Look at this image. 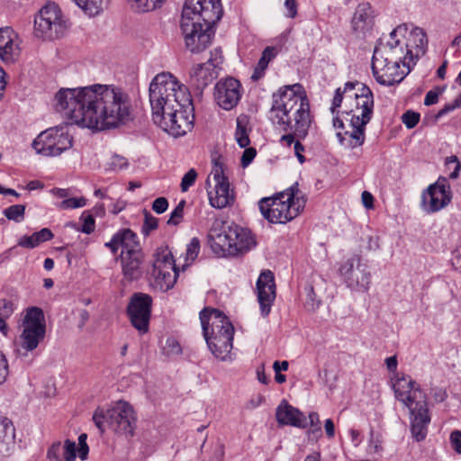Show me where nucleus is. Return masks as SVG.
I'll return each instance as SVG.
<instances>
[{
  "instance_id": "nucleus-8",
  "label": "nucleus",
  "mask_w": 461,
  "mask_h": 461,
  "mask_svg": "<svg viewBox=\"0 0 461 461\" xmlns=\"http://www.w3.org/2000/svg\"><path fill=\"white\" fill-rule=\"evenodd\" d=\"M305 205V199L298 184L273 197L262 198L258 203L263 217L270 223L285 224L296 218Z\"/></svg>"
},
{
  "instance_id": "nucleus-20",
  "label": "nucleus",
  "mask_w": 461,
  "mask_h": 461,
  "mask_svg": "<svg viewBox=\"0 0 461 461\" xmlns=\"http://www.w3.org/2000/svg\"><path fill=\"white\" fill-rule=\"evenodd\" d=\"M240 88V83L232 77L218 82L214 88L218 105L227 111L235 107L241 97Z\"/></svg>"
},
{
  "instance_id": "nucleus-4",
  "label": "nucleus",
  "mask_w": 461,
  "mask_h": 461,
  "mask_svg": "<svg viewBox=\"0 0 461 461\" xmlns=\"http://www.w3.org/2000/svg\"><path fill=\"white\" fill-rule=\"evenodd\" d=\"M407 32L406 24L397 26L390 34L385 42L381 41L375 46L374 54L396 61L402 65L404 68H411L416 64L420 55L425 53L427 39L425 32L420 29H413L407 41L400 39L398 36L403 35Z\"/></svg>"
},
{
  "instance_id": "nucleus-3",
  "label": "nucleus",
  "mask_w": 461,
  "mask_h": 461,
  "mask_svg": "<svg viewBox=\"0 0 461 461\" xmlns=\"http://www.w3.org/2000/svg\"><path fill=\"white\" fill-rule=\"evenodd\" d=\"M271 118L284 131L304 139L312 123L310 104L300 84L280 87L272 95Z\"/></svg>"
},
{
  "instance_id": "nucleus-34",
  "label": "nucleus",
  "mask_w": 461,
  "mask_h": 461,
  "mask_svg": "<svg viewBox=\"0 0 461 461\" xmlns=\"http://www.w3.org/2000/svg\"><path fill=\"white\" fill-rule=\"evenodd\" d=\"M276 54L277 50L275 47H267L263 50L262 56L254 69V73L251 76L253 80H258L264 76L265 70L268 67V63L276 57Z\"/></svg>"
},
{
  "instance_id": "nucleus-27",
  "label": "nucleus",
  "mask_w": 461,
  "mask_h": 461,
  "mask_svg": "<svg viewBox=\"0 0 461 461\" xmlns=\"http://www.w3.org/2000/svg\"><path fill=\"white\" fill-rule=\"evenodd\" d=\"M374 24V12L370 4H359L352 18V26L356 32H365Z\"/></svg>"
},
{
  "instance_id": "nucleus-63",
  "label": "nucleus",
  "mask_w": 461,
  "mask_h": 461,
  "mask_svg": "<svg viewBox=\"0 0 461 461\" xmlns=\"http://www.w3.org/2000/svg\"><path fill=\"white\" fill-rule=\"evenodd\" d=\"M361 199L363 205L366 209H373L374 208V197L371 193L368 191H364L361 194Z\"/></svg>"
},
{
  "instance_id": "nucleus-25",
  "label": "nucleus",
  "mask_w": 461,
  "mask_h": 461,
  "mask_svg": "<svg viewBox=\"0 0 461 461\" xmlns=\"http://www.w3.org/2000/svg\"><path fill=\"white\" fill-rule=\"evenodd\" d=\"M276 420L281 425H290L298 428H305L306 418L298 409L288 404L285 401L276 409Z\"/></svg>"
},
{
  "instance_id": "nucleus-54",
  "label": "nucleus",
  "mask_w": 461,
  "mask_h": 461,
  "mask_svg": "<svg viewBox=\"0 0 461 461\" xmlns=\"http://www.w3.org/2000/svg\"><path fill=\"white\" fill-rule=\"evenodd\" d=\"M86 438H87L86 434H81L78 437V445H79V447H77V451L78 452V456L82 460L86 459L87 455H88V451H89L88 446L86 444Z\"/></svg>"
},
{
  "instance_id": "nucleus-19",
  "label": "nucleus",
  "mask_w": 461,
  "mask_h": 461,
  "mask_svg": "<svg viewBox=\"0 0 461 461\" xmlns=\"http://www.w3.org/2000/svg\"><path fill=\"white\" fill-rule=\"evenodd\" d=\"M152 299L146 294H135L127 307V312L132 326L140 333L149 330Z\"/></svg>"
},
{
  "instance_id": "nucleus-58",
  "label": "nucleus",
  "mask_w": 461,
  "mask_h": 461,
  "mask_svg": "<svg viewBox=\"0 0 461 461\" xmlns=\"http://www.w3.org/2000/svg\"><path fill=\"white\" fill-rule=\"evenodd\" d=\"M449 439L453 449L461 454V431L454 430L451 432Z\"/></svg>"
},
{
  "instance_id": "nucleus-46",
  "label": "nucleus",
  "mask_w": 461,
  "mask_h": 461,
  "mask_svg": "<svg viewBox=\"0 0 461 461\" xmlns=\"http://www.w3.org/2000/svg\"><path fill=\"white\" fill-rule=\"evenodd\" d=\"M86 204V200L84 197H72L63 200L59 204V208L63 210L75 209L84 207Z\"/></svg>"
},
{
  "instance_id": "nucleus-10",
  "label": "nucleus",
  "mask_w": 461,
  "mask_h": 461,
  "mask_svg": "<svg viewBox=\"0 0 461 461\" xmlns=\"http://www.w3.org/2000/svg\"><path fill=\"white\" fill-rule=\"evenodd\" d=\"M68 27V19L60 7L50 2L34 15L33 35L43 41H52L61 37Z\"/></svg>"
},
{
  "instance_id": "nucleus-47",
  "label": "nucleus",
  "mask_w": 461,
  "mask_h": 461,
  "mask_svg": "<svg viewBox=\"0 0 461 461\" xmlns=\"http://www.w3.org/2000/svg\"><path fill=\"white\" fill-rule=\"evenodd\" d=\"M14 427L12 422L7 418L0 420V442L4 441L8 437L14 436Z\"/></svg>"
},
{
  "instance_id": "nucleus-9",
  "label": "nucleus",
  "mask_w": 461,
  "mask_h": 461,
  "mask_svg": "<svg viewBox=\"0 0 461 461\" xmlns=\"http://www.w3.org/2000/svg\"><path fill=\"white\" fill-rule=\"evenodd\" d=\"M93 420L102 433L110 429L117 434L131 437L134 432L136 417L130 403L119 401L112 408H98Z\"/></svg>"
},
{
  "instance_id": "nucleus-41",
  "label": "nucleus",
  "mask_w": 461,
  "mask_h": 461,
  "mask_svg": "<svg viewBox=\"0 0 461 461\" xmlns=\"http://www.w3.org/2000/svg\"><path fill=\"white\" fill-rule=\"evenodd\" d=\"M200 252V240L197 238H193L189 244L186 246L185 264L183 268L194 261Z\"/></svg>"
},
{
  "instance_id": "nucleus-40",
  "label": "nucleus",
  "mask_w": 461,
  "mask_h": 461,
  "mask_svg": "<svg viewBox=\"0 0 461 461\" xmlns=\"http://www.w3.org/2000/svg\"><path fill=\"white\" fill-rule=\"evenodd\" d=\"M355 90V84L352 82H348L345 84L344 89L341 90V88H338L336 90L333 102H332V107L331 111L332 113L334 110L340 106L342 100H343V95H345L346 101H352L353 96L351 95V92Z\"/></svg>"
},
{
  "instance_id": "nucleus-43",
  "label": "nucleus",
  "mask_w": 461,
  "mask_h": 461,
  "mask_svg": "<svg viewBox=\"0 0 461 461\" xmlns=\"http://www.w3.org/2000/svg\"><path fill=\"white\" fill-rule=\"evenodd\" d=\"M162 351L165 356L172 357L180 355L182 348L175 338H168L162 347Z\"/></svg>"
},
{
  "instance_id": "nucleus-55",
  "label": "nucleus",
  "mask_w": 461,
  "mask_h": 461,
  "mask_svg": "<svg viewBox=\"0 0 461 461\" xmlns=\"http://www.w3.org/2000/svg\"><path fill=\"white\" fill-rule=\"evenodd\" d=\"M459 107H461V94L454 100L453 103L447 104L441 110H439L437 117H442Z\"/></svg>"
},
{
  "instance_id": "nucleus-39",
  "label": "nucleus",
  "mask_w": 461,
  "mask_h": 461,
  "mask_svg": "<svg viewBox=\"0 0 461 461\" xmlns=\"http://www.w3.org/2000/svg\"><path fill=\"white\" fill-rule=\"evenodd\" d=\"M14 303L6 299L0 300V331L6 335L8 331L5 321L14 313Z\"/></svg>"
},
{
  "instance_id": "nucleus-53",
  "label": "nucleus",
  "mask_w": 461,
  "mask_h": 461,
  "mask_svg": "<svg viewBox=\"0 0 461 461\" xmlns=\"http://www.w3.org/2000/svg\"><path fill=\"white\" fill-rule=\"evenodd\" d=\"M225 231H227V229L224 226V221L217 219L212 222L209 230L208 240L213 238L214 235L225 233Z\"/></svg>"
},
{
  "instance_id": "nucleus-59",
  "label": "nucleus",
  "mask_w": 461,
  "mask_h": 461,
  "mask_svg": "<svg viewBox=\"0 0 461 461\" xmlns=\"http://www.w3.org/2000/svg\"><path fill=\"white\" fill-rule=\"evenodd\" d=\"M257 152L254 148H247L241 157V165L243 167H248L254 159Z\"/></svg>"
},
{
  "instance_id": "nucleus-42",
  "label": "nucleus",
  "mask_w": 461,
  "mask_h": 461,
  "mask_svg": "<svg viewBox=\"0 0 461 461\" xmlns=\"http://www.w3.org/2000/svg\"><path fill=\"white\" fill-rule=\"evenodd\" d=\"M25 206L23 204H14L4 210V215L10 221L21 222L24 218Z\"/></svg>"
},
{
  "instance_id": "nucleus-24",
  "label": "nucleus",
  "mask_w": 461,
  "mask_h": 461,
  "mask_svg": "<svg viewBox=\"0 0 461 461\" xmlns=\"http://www.w3.org/2000/svg\"><path fill=\"white\" fill-rule=\"evenodd\" d=\"M143 254L141 251L121 254V265L124 278L129 281L139 279L143 274Z\"/></svg>"
},
{
  "instance_id": "nucleus-7",
  "label": "nucleus",
  "mask_w": 461,
  "mask_h": 461,
  "mask_svg": "<svg viewBox=\"0 0 461 461\" xmlns=\"http://www.w3.org/2000/svg\"><path fill=\"white\" fill-rule=\"evenodd\" d=\"M149 92L151 115L155 124L161 121L165 113L178 107L181 102H186L190 95L186 86L168 72L158 74L151 80Z\"/></svg>"
},
{
  "instance_id": "nucleus-15",
  "label": "nucleus",
  "mask_w": 461,
  "mask_h": 461,
  "mask_svg": "<svg viewBox=\"0 0 461 461\" xmlns=\"http://www.w3.org/2000/svg\"><path fill=\"white\" fill-rule=\"evenodd\" d=\"M339 274L347 285L357 292H367L371 284V274L367 265L361 262L359 256L354 255L339 267Z\"/></svg>"
},
{
  "instance_id": "nucleus-22",
  "label": "nucleus",
  "mask_w": 461,
  "mask_h": 461,
  "mask_svg": "<svg viewBox=\"0 0 461 461\" xmlns=\"http://www.w3.org/2000/svg\"><path fill=\"white\" fill-rule=\"evenodd\" d=\"M21 41L11 27L0 28V59L5 63H14L21 56Z\"/></svg>"
},
{
  "instance_id": "nucleus-16",
  "label": "nucleus",
  "mask_w": 461,
  "mask_h": 461,
  "mask_svg": "<svg viewBox=\"0 0 461 461\" xmlns=\"http://www.w3.org/2000/svg\"><path fill=\"white\" fill-rule=\"evenodd\" d=\"M452 199L450 185L444 177H439L434 184L429 185L421 194V208L429 213H433L447 207Z\"/></svg>"
},
{
  "instance_id": "nucleus-17",
  "label": "nucleus",
  "mask_w": 461,
  "mask_h": 461,
  "mask_svg": "<svg viewBox=\"0 0 461 461\" xmlns=\"http://www.w3.org/2000/svg\"><path fill=\"white\" fill-rule=\"evenodd\" d=\"M400 66L394 60L373 54L372 71L380 85L391 86L401 83L410 71L401 69Z\"/></svg>"
},
{
  "instance_id": "nucleus-49",
  "label": "nucleus",
  "mask_w": 461,
  "mask_h": 461,
  "mask_svg": "<svg viewBox=\"0 0 461 461\" xmlns=\"http://www.w3.org/2000/svg\"><path fill=\"white\" fill-rule=\"evenodd\" d=\"M128 166L127 159L120 155H113L108 162V167L111 170H122Z\"/></svg>"
},
{
  "instance_id": "nucleus-14",
  "label": "nucleus",
  "mask_w": 461,
  "mask_h": 461,
  "mask_svg": "<svg viewBox=\"0 0 461 461\" xmlns=\"http://www.w3.org/2000/svg\"><path fill=\"white\" fill-rule=\"evenodd\" d=\"M194 122V105L189 95L186 102H181L178 107L173 108V110L165 113L161 121L156 124L168 134L180 137L193 129Z\"/></svg>"
},
{
  "instance_id": "nucleus-21",
  "label": "nucleus",
  "mask_w": 461,
  "mask_h": 461,
  "mask_svg": "<svg viewBox=\"0 0 461 461\" xmlns=\"http://www.w3.org/2000/svg\"><path fill=\"white\" fill-rule=\"evenodd\" d=\"M258 300L261 314L267 316L276 298V284L274 274L270 270L263 271L257 281Z\"/></svg>"
},
{
  "instance_id": "nucleus-62",
  "label": "nucleus",
  "mask_w": 461,
  "mask_h": 461,
  "mask_svg": "<svg viewBox=\"0 0 461 461\" xmlns=\"http://www.w3.org/2000/svg\"><path fill=\"white\" fill-rule=\"evenodd\" d=\"M442 91L438 90H430L426 94L425 99H424V104L427 106L432 105L434 104H437L438 101V95Z\"/></svg>"
},
{
  "instance_id": "nucleus-45",
  "label": "nucleus",
  "mask_w": 461,
  "mask_h": 461,
  "mask_svg": "<svg viewBox=\"0 0 461 461\" xmlns=\"http://www.w3.org/2000/svg\"><path fill=\"white\" fill-rule=\"evenodd\" d=\"M185 205V201L182 200L176 205V207L172 211L170 217L167 221L168 225H177L183 219L184 215V208Z\"/></svg>"
},
{
  "instance_id": "nucleus-1",
  "label": "nucleus",
  "mask_w": 461,
  "mask_h": 461,
  "mask_svg": "<svg viewBox=\"0 0 461 461\" xmlns=\"http://www.w3.org/2000/svg\"><path fill=\"white\" fill-rule=\"evenodd\" d=\"M53 105L70 123L96 131L115 129L134 118L130 95L114 85L61 88Z\"/></svg>"
},
{
  "instance_id": "nucleus-60",
  "label": "nucleus",
  "mask_w": 461,
  "mask_h": 461,
  "mask_svg": "<svg viewBox=\"0 0 461 461\" xmlns=\"http://www.w3.org/2000/svg\"><path fill=\"white\" fill-rule=\"evenodd\" d=\"M142 228L146 233L156 230L158 228V219L147 213Z\"/></svg>"
},
{
  "instance_id": "nucleus-44",
  "label": "nucleus",
  "mask_w": 461,
  "mask_h": 461,
  "mask_svg": "<svg viewBox=\"0 0 461 461\" xmlns=\"http://www.w3.org/2000/svg\"><path fill=\"white\" fill-rule=\"evenodd\" d=\"M83 221V225L80 230L86 234H90L95 230V223L94 215L88 211H85L80 218Z\"/></svg>"
},
{
  "instance_id": "nucleus-57",
  "label": "nucleus",
  "mask_w": 461,
  "mask_h": 461,
  "mask_svg": "<svg viewBox=\"0 0 461 461\" xmlns=\"http://www.w3.org/2000/svg\"><path fill=\"white\" fill-rule=\"evenodd\" d=\"M167 207L168 202L165 197H158L152 203V210L158 214L165 212Z\"/></svg>"
},
{
  "instance_id": "nucleus-26",
  "label": "nucleus",
  "mask_w": 461,
  "mask_h": 461,
  "mask_svg": "<svg viewBox=\"0 0 461 461\" xmlns=\"http://www.w3.org/2000/svg\"><path fill=\"white\" fill-rule=\"evenodd\" d=\"M349 128V130H346L344 132H337L340 145L347 149H356L362 146L366 140V125L355 123L351 118Z\"/></svg>"
},
{
  "instance_id": "nucleus-5",
  "label": "nucleus",
  "mask_w": 461,
  "mask_h": 461,
  "mask_svg": "<svg viewBox=\"0 0 461 461\" xmlns=\"http://www.w3.org/2000/svg\"><path fill=\"white\" fill-rule=\"evenodd\" d=\"M395 398L410 411L411 431L417 441L423 440L430 421L427 406V397L416 383L409 376L396 377L393 383Z\"/></svg>"
},
{
  "instance_id": "nucleus-2",
  "label": "nucleus",
  "mask_w": 461,
  "mask_h": 461,
  "mask_svg": "<svg viewBox=\"0 0 461 461\" xmlns=\"http://www.w3.org/2000/svg\"><path fill=\"white\" fill-rule=\"evenodd\" d=\"M222 15L220 0H185L180 28L185 44L192 53H200L212 43V25Z\"/></svg>"
},
{
  "instance_id": "nucleus-61",
  "label": "nucleus",
  "mask_w": 461,
  "mask_h": 461,
  "mask_svg": "<svg viewBox=\"0 0 461 461\" xmlns=\"http://www.w3.org/2000/svg\"><path fill=\"white\" fill-rule=\"evenodd\" d=\"M285 7L286 9V16L294 18L297 14V5L295 0H285Z\"/></svg>"
},
{
  "instance_id": "nucleus-51",
  "label": "nucleus",
  "mask_w": 461,
  "mask_h": 461,
  "mask_svg": "<svg viewBox=\"0 0 461 461\" xmlns=\"http://www.w3.org/2000/svg\"><path fill=\"white\" fill-rule=\"evenodd\" d=\"M420 121V114L412 111H407L402 115V122L408 129L414 128Z\"/></svg>"
},
{
  "instance_id": "nucleus-64",
  "label": "nucleus",
  "mask_w": 461,
  "mask_h": 461,
  "mask_svg": "<svg viewBox=\"0 0 461 461\" xmlns=\"http://www.w3.org/2000/svg\"><path fill=\"white\" fill-rule=\"evenodd\" d=\"M224 456V447L221 444H217L214 448V454L210 461H222Z\"/></svg>"
},
{
  "instance_id": "nucleus-18",
  "label": "nucleus",
  "mask_w": 461,
  "mask_h": 461,
  "mask_svg": "<svg viewBox=\"0 0 461 461\" xmlns=\"http://www.w3.org/2000/svg\"><path fill=\"white\" fill-rule=\"evenodd\" d=\"M355 84V90L351 92L352 102L355 103V108H351L349 113L355 123L366 125L373 113L374 98L373 93L366 86L359 83ZM351 103V101H349Z\"/></svg>"
},
{
  "instance_id": "nucleus-36",
  "label": "nucleus",
  "mask_w": 461,
  "mask_h": 461,
  "mask_svg": "<svg viewBox=\"0 0 461 461\" xmlns=\"http://www.w3.org/2000/svg\"><path fill=\"white\" fill-rule=\"evenodd\" d=\"M212 249L216 254H229V249H230L231 243L229 239V227L227 231L222 234L214 235L213 238L209 240Z\"/></svg>"
},
{
  "instance_id": "nucleus-23",
  "label": "nucleus",
  "mask_w": 461,
  "mask_h": 461,
  "mask_svg": "<svg viewBox=\"0 0 461 461\" xmlns=\"http://www.w3.org/2000/svg\"><path fill=\"white\" fill-rule=\"evenodd\" d=\"M229 239L231 243L229 255L231 256L247 253L256 246L251 231L238 225L229 226Z\"/></svg>"
},
{
  "instance_id": "nucleus-30",
  "label": "nucleus",
  "mask_w": 461,
  "mask_h": 461,
  "mask_svg": "<svg viewBox=\"0 0 461 461\" xmlns=\"http://www.w3.org/2000/svg\"><path fill=\"white\" fill-rule=\"evenodd\" d=\"M153 270L159 272L178 273L172 252L167 248H161L156 253Z\"/></svg>"
},
{
  "instance_id": "nucleus-33",
  "label": "nucleus",
  "mask_w": 461,
  "mask_h": 461,
  "mask_svg": "<svg viewBox=\"0 0 461 461\" xmlns=\"http://www.w3.org/2000/svg\"><path fill=\"white\" fill-rule=\"evenodd\" d=\"M88 16L101 14L107 6L109 0H72Z\"/></svg>"
},
{
  "instance_id": "nucleus-28",
  "label": "nucleus",
  "mask_w": 461,
  "mask_h": 461,
  "mask_svg": "<svg viewBox=\"0 0 461 461\" xmlns=\"http://www.w3.org/2000/svg\"><path fill=\"white\" fill-rule=\"evenodd\" d=\"M47 456L50 461H74L77 456V445L68 439L64 444L54 443L48 450Z\"/></svg>"
},
{
  "instance_id": "nucleus-13",
  "label": "nucleus",
  "mask_w": 461,
  "mask_h": 461,
  "mask_svg": "<svg viewBox=\"0 0 461 461\" xmlns=\"http://www.w3.org/2000/svg\"><path fill=\"white\" fill-rule=\"evenodd\" d=\"M212 168L205 185L210 204L217 209L224 208L233 202V193L230 189L228 177L224 174V164L219 158L212 160Z\"/></svg>"
},
{
  "instance_id": "nucleus-6",
  "label": "nucleus",
  "mask_w": 461,
  "mask_h": 461,
  "mask_svg": "<svg viewBox=\"0 0 461 461\" xmlns=\"http://www.w3.org/2000/svg\"><path fill=\"white\" fill-rule=\"evenodd\" d=\"M203 334L212 354L221 361L231 360L234 328L219 310L205 307L200 312Z\"/></svg>"
},
{
  "instance_id": "nucleus-35",
  "label": "nucleus",
  "mask_w": 461,
  "mask_h": 461,
  "mask_svg": "<svg viewBox=\"0 0 461 461\" xmlns=\"http://www.w3.org/2000/svg\"><path fill=\"white\" fill-rule=\"evenodd\" d=\"M236 123L235 140L240 148H247L250 143L249 137V129L248 128L249 120L247 116H239Z\"/></svg>"
},
{
  "instance_id": "nucleus-52",
  "label": "nucleus",
  "mask_w": 461,
  "mask_h": 461,
  "mask_svg": "<svg viewBox=\"0 0 461 461\" xmlns=\"http://www.w3.org/2000/svg\"><path fill=\"white\" fill-rule=\"evenodd\" d=\"M320 304L321 301L316 298V294L313 288L311 286L308 289L307 299L305 303L308 311L315 312L320 307Z\"/></svg>"
},
{
  "instance_id": "nucleus-48",
  "label": "nucleus",
  "mask_w": 461,
  "mask_h": 461,
  "mask_svg": "<svg viewBox=\"0 0 461 461\" xmlns=\"http://www.w3.org/2000/svg\"><path fill=\"white\" fill-rule=\"evenodd\" d=\"M197 173L194 168L189 169L182 177L180 184L182 192H186L195 182Z\"/></svg>"
},
{
  "instance_id": "nucleus-12",
  "label": "nucleus",
  "mask_w": 461,
  "mask_h": 461,
  "mask_svg": "<svg viewBox=\"0 0 461 461\" xmlns=\"http://www.w3.org/2000/svg\"><path fill=\"white\" fill-rule=\"evenodd\" d=\"M73 137L67 125H59L41 132L32 142L38 154L46 157H57L71 149Z\"/></svg>"
},
{
  "instance_id": "nucleus-11",
  "label": "nucleus",
  "mask_w": 461,
  "mask_h": 461,
  "mask_svg": "<svg viewBox=\"0 0 461 461\" xmlns=\"http://www.w3.org/2000/svg\"><path fill=\"white\" fill-rule=\"evenodd\" d=\"M46 332L44 314L38 307L29 308L23 321V330L16 342V353L20 357H28L37 348Z\"/></svg>"
},
{
  "instance_id": "nucleus-50",
  "label": "nucleus",
  "mask_w": 461,
  "mask_h": 461,
  "mask_svg": "<svg viewBox=\"0 0 461 461\" xmlns=\"http://www.w3.org/2000/svg\"><path fill=\"white\" fill-rule=\"evenodd\" d=\"M446 166L450 168L451 166H454L453 171L449 174V177L451 179H456L459 176V171L461 169V163L458 160L456 156H450L446 158L445 162Z\"/></svg>"
},
{
  "instance_id": "nucleus-38",
  "label": "nucleus",
  "mask_w": 461,
  "mask_h": 461,
  "mask_svg": "<svg viewBox=\"0 0 461 461\" xmlns=\"http://www.w3.org/2000/svg\"><path fill=\"white\" fill-rule=\"evenodd\" d=\"M132 10L138 13L152 11L167 0H126Z\"/></svg>"
},
{
  "instance_id": "nucleus-56",
  "label": "nucleus",
  "mask_w": 461,
  "mask_h": 461,
  "mask_svg": "<svg viewBox=\"0 0 461 461\" xmlns=\"http://www.w3.org/2000/svg\"><path fill=\"white\" fill-rule=\"evenodd\" d=\"M9 375L8 361L4 354L0 352V384H3Z\"/></svg>"
},
{
  "instance_id": "nucleus-31",
  "label": "nucleus",
  "mask_w": 461,
  "mask_h": 461,
  "mask_svg": "<svg viewBox=\"0 0 461 461\" xmlns=\"http://www.w3.org/2000/svg\"><path fill=\"white\" fill-rule=\"evenodd\" d=\"M52 231L48 228H43L40 231L32 233L31 236H22L18 240V246L25 249H34L40 244L50 240L53 238Z\"/></svg>"
},
{
  "instance_id": "nucleus-37",
  "label": "nucleus",
  "mask_w": 461,
  "mask_h": 461,
  "mask_svg": "<svg viewBox=\"0 0 461 461\" xmlns=\"http://www.w3.org/2000/svg\"><path fill=\"white\" fill-rule=\"evenodd\" d=\"M152 275L155 278L156 285L163 291H167L172 288L177 279L178 273H169V272H159L154 271Z\"/></svg>"
},
{
  "instance_id": "nucleus-29",
  "label": "nucleus",
  "mask_w": 461,
  "mask_h": 461,
  "mask_svg": "<svg viewBox=\"0 0 461 461\" xmlns=\"http://www.w3.org/2000/svg\"><path fill=\"white\" fill-rule=\"evenodd\" d=\"M212 65L208 62L199 64L194 67L191 72V83L199 90H203L214 78Z\"/></svg>"
},
{
  "instance_id": "nucleus-32",
  "label": "nucleus",
  "mask_w": 461,
  "mask_h": 461,
  "mask_svg": "<svg viewBox=\"0 0 461 461\" xmlns=\"http://www.w3.org/2000/svg\"><path fill=\"white\" fill-rule=\"evenodd\" d=\"M116 240L122 248L121 254L132 253V251H141L139 248L138 238L130 229H123L117 232Z\"/></svg>"
}]
</instances>
